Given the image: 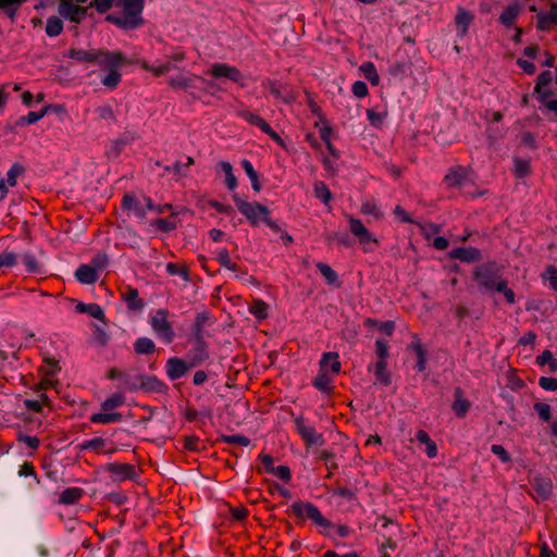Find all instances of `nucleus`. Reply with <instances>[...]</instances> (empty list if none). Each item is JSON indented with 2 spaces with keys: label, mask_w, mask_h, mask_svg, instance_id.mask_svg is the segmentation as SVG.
Listing matches in <instances>:
<instances>
[{
  "label": "nucleus",
  "mask_w": 557,
  "mask_h": 557,
  "mask_svg": "<svg viewBox=\"0 0 557 557\" xmlns=\"http://www.w3.org/2000/svg\"><path fill=\"white\" fill-rule=\"evenodd\" d=\"M168 385L154 375L138 374L137 392L143 391L146 393L165 394Z\"/></svg>",
  "instance_id": "nucleus-15"
},
{
  "label": "nucleus",
  "mask_w": 557,
  "mask_h": 557,
  "mask_svg": "<svg viewBox=\"0 0 557 557\" xmlns=\"http://www.w3.org/2000/svg\"><path fill=\"white\" fill-rule=\"evenodd\" d=\"M317 268L329 284H334L337 281V273L327 263L318 262Z\"/></svg>",
  "instance_id": "nucleus-50"
},
{
  "label": "nucleus",
  "mask_w": 557,
  "mask_h": 557,
  "mask_svg": "<svg viewBox=\"0 0 557 557\" xmlns=\"http://www.w3.org/2000/svg\"><path fill=\"white\" fill-rule=\"evenodd\" d=\"M106 376L109 380H119L120 381V385H119L120 389L132 392V393L137 392L138 375L132 376L129 373L124 372L115 367H112L107 371Z\"/></svg>",
  "instance_id": "nucleus-12"
},
{
  "label": "nucleus",
  "mask_w": 557,
  "mask_h": 557,
  "mask_svg": "<svg viewBox=\"0 0 557 557\" xmlns=\"http://www.w3.org/2000/svg\"><path fill=\"white\" fill-rule=\"evenodd\" d=\"M125 400V396L122 393H114L101 404V409L103 411H111L123 406Z\"/></svg>",
  "instance_id": "nucleus-41"
},
{
  "label": "nucleus",
  "mask_w": 557,
  "mask_h": 557,
  "mask_svg": "<svg viewBox=\"0 0 557 557\" xmlns=\"http://www.w3.org/2000/svg\"><path fill=\"white\" fill-rule=\"evenodd\" d=\"M145 0H117L115 5L122 13L108 14L106 20L122 29H135L144 24L141 13Z\"/></svg>",
  "instance_id": "nucleus-2"
},
{
  "label": "nucleus",
  "mask_w": 557,
  "mask_h": 557,
  "mask_svg": "<svg viewBox=\"0 0 557 557\" xmlns=\"http://www.w3.org/2000/svg\"><path fill=\"white\" fill-rule=\"evenodd\" d=\"M360 212L366 215H372L375 219H381L383 216L381 210L372 201L362 202L360 207Z\"/></svg>",
  "instance_id": "nucleus-55"
},
{
  "label": "nucleus",
  "mask_w": 557,
  "mask_h": 557,
  "mask_svg": "<svg viewBox=\"0 0 557 557\" xmlns=\"http://www.w3.org/2000/svg\"><path fill=\"white\" fill-rule=\"evenodd\" d=\"M368 370L373 372L376 383L383 386H388L392 383L391 373L387 370V361L376 360L375 363L368 367Z\"/></svg>",
  "instance_id": "nucleus-24"
},
{
  "label": "nucleus",
  "mask_w": 557,
  "mask_h": 557,
  "mask_svg": "<svg viewBox=\"0 0 557 557\" xmlns=\"http://www.w3.org/2000/svg\"><path fill=\"white\" fill-rule=\"evenodd\" d=\"M396 547V541H394L392 536L383 535L382 542L379 544L380 557H389L387 553L388 548L394 550Z\"/></svg>",
  "instance_id": "nucleus-53"
},
{
  "label": "nucleus",
  "mask_w": 557,
  "mask_h": 557,
  "mask_svg": "<svg viewBox=\"0 0 557 557\" xmlns=\"http://www.w3.org/2000/svg\"><path fill=\"white\" fill-rule=\"evenodd\" d=\"M122 419H123L122 413L110 412V411L94 413L89 418L91 423H99V424H109V423H113V422H120Z\"/></svg>",
  "instance_id": "nucleus-35"
},
{
  "label": "nucleus",
  "mask_w": 557,
  "mask_h": 557,
  "mask_svg": "<svg viewBox=\"0 0 557 557\" xmlns=\"http://www.w3.org/2000/svg\"><path fill=\"white\" fill-rule=\"evenodd\" d=\"M127 63L125 54L121 51L104 53V59L100 61V66L109 70V73L101 79L102 85L110 90L115 89L122 81V74L119 69Z\"/></svg>",
  "instance_id": "nucleus-4"
},
{
  "label": "nucleus",
  "mask_w": 557,
  "mask_h": 557,
  "mask_svg": "<svg viewBox=\"0 0 557 557\" xmlns=\"http://www.w3.org/2000/svg\"><path fill=\"white\" fill-rule=\"evenodd\" d=\"M220 166L225 174V184H226L227 188L230 190H234L237 186V180H236L235 175L233 174L232 164L230 162L222 161L220 163Z\"/></svg>",
  "instance_id": "nucleus-45"
},
{
  "label": "nucleus",
  "mask_w": 557,
  "mask_h": 557,
  "mask_svg": "<svg viewBox=\"0 0 557 557\" xmlns=\"http://www.w3.org/2000/svg\"><path fill=\"white\" fill-rule=\"evenodd\" d=\"M134 351L137 355H150L156 351V344L149 337H138L134 342Z\"/></svg>",
  "instance_id": "nucleus-37"
},
{
  "label": "nucleus",
  "mask_w": 557,
  "mask_h": 557,
  "mask_svg": "<svg viewBox=\"0 0 557 557\" xmlns=\"http://www.w3.org/2000/svg\"><path fill=\"white\" fill-rule=\"evenodd\" d=\"M314 195L317 198L321 199L325 205H327L332 198V194L324 182H317L314 184Z\"/></svg>",
  "instance_id": "nucleus-49"
},
{
  "label": "nucleus",
  "mask_w": 557,
  "mask_h": 557,
  "mask_svg": "<svg viewBox=\"0 0 557 557\" xmlns=\"http://www.w3.org/2000/svg\"><path fill=\"white\" fill-rule=\"evenodd\" d=\"M270 473L280 478L285 482H289L292 478L290 469L287 466H277L270 469Z\"/></svg>",
  "instance_id": "nucleus-60"
},
{
  "label": "nucleus",
  "mask_w": 557,
  "mask_h": 557,
  "mask_svg": "<svg viewBox=\"0 0 557 557\" xmlns=\"http://www.w3.org/2000/svg\"><path fill=\"white\" fill-rule=\"evenodd\" d=\"M473 280L481 290L488 293H494L504 281L502 269L495 262H485L475 267Z\"/></svg>",
  "instance_id": "nucleus-5"
},
{
  "label": "nucleus",
  "mask_w": 557,
  "mask_h": 557,
  "mask_svg": "<svg viewBox=\"0 0 557 557\" xmlns=\"http://www.w3.org/2000/svg\"><path fill=\"white\" fill-rule=\"evenodd\" d=\"M450 258L462 262H475L482 259L481 251L475 247H458L450 251Z\"/></svg>",
  "instance_id": "nucleus-23"
},
{
  "label": "nucleus",
  "mask_w": 557,
  "mask_h": 557,
  "mask_svg": "<svg viewBox=\"0 0 557 557\" xmlns=\"http://www.w3.org/2000/svg\"><path fill=\"white\" fill-rule=\"evenodd\" d=\"M296 430L301 436L305 445L310 447L314 444L323 445L324 437L321 433H318L313 426H309L306 424L305 418L302 416L296 417L294 419Z\"/></svg>",
  "instance_id": "nucleus-10"
},
{
  "label": "nucleus",
  "mask_w": 557,
  "mask_h": 557,
  "mask_svg": "<svg viewBox=\"0 0 557 557\" xmlns=\"http://www.w3.org/2000/svg\"><path fill=\"white\" fill-rule=\"evenodd\" d=\"M153 225L162 232H171L176 228V222L173 219H157L153 221Z\"/></svg>",
  "instance_id": "nucleus-58"
},
{
  "label": "nucleus",
  "mask_w": 557,
  "mask_h": 557,
  "mask_svg": "<svg viewBox=\"0 0 557 557\" xmlns=\"http://www.w3.org/2000/svg\"><path fill=\"white\" fill-rule=\"evenodd\" d=\"M84 495V491L81 487H67L59 494V504L62 505H74Z\"/></svg>",
  "instance_id": "nucleus-33"
},
{
  "label": "nucleus",
  "mask_w": 557,
  "mask_h": 557,
  "mask_svg": "<svg viewBox=\"0 0 557 557\" xmlns=\"http://www.w3.org/2000/svg\"><path fill=\"white\" fill-rule=\"evenodd\" d=\"M495 292L502 293L507 304L513 305L516 302L515 292L508 287V282L506 280H504L500 285L497 286Z\"/></svg>",
  "instance_id": "nucleus-57"
},
{
  "label": "nucleus",
  "mask_w": 557,
  "mask_h": 557,
  "mask_svg": "<svg viewBox=\"0 0 557 557\" xmlns=\"http://www.w3.org/2000/svg\"><path fill=\"white\" fill-rule=\"evenodd\" d=\"M63 24L62 21L57 16H50L47 20L46 33L50 37H55L62 33Z\"/></svg>",
  "instance_id": "nucleus-46"
},
{
  "label": "nucleus",
  "mask_w": 557,
  "mask_h": 557,
  "mask_svg": "<svg viewBox=\"0 0 557 557\" xmlns=\"http://www.w3.org/2000/svg\"><path fill=\"white\" fill-rule=\"evenodd\" d=\"M220 441L223 443L240 446H248L250 444V438L242 434L221 435Z\"/></svg>",
  "instance_id": "nucleus-51"
},
{
  "label": "nucleus",
  "mask_w": 557,
  "mask_h": 557,
  "mask_svg": "<svg viewBox=\"0 0 557 557\" xmlns=\"http://www.w3.org/2000/svg\"><path fill=\"white\" fill-rule=\"evenodd\" d=\"M86 313L97 320H100V321L104 320V312L98 304H95V302L87 304Z\"/></svg>",
  "instance_id": "nucleus-63"
},
{
  "label": "nucleus",
  "mask_w": 557,
  "mask_h": 557,
  "mask_svg": "<svg viewBox=\"0 0 557 557\" xmlns=\"http://www.w3.org/2000/svg\"><path fill=\"white\" fill-rule=\"evenodd\" d=\"M410 348L416 352L417 355V363H416V369L419 371V372H423L425 369H426V351L425 349L423 348L422 344H421V341L419 338H416V341H413L411 344H410Z\"/></svg>",
  "instance_id": "nucleus-36"
},
{
  "label": "nucleus",
  "mask_w": 557,
  "mask_h": 557,
  "mask_svg": "<svg viewBox=\"0 0 557 557\" xmlns=\"http://www.w3.org/2000/svg\"><path fill=\"white\" fill-rule=\"evenodd\" d=\"M534 410L539 414L540 419L548 422L552 419V409L548 404L535 403L533 406Z\"/></svg>",
  "instance_id": "nucleus-56"
},
{
  "label": "nucleus",
  "mask_w": 557,
  "mask_h": 557,
  "mask_svg": "<svg viewBox=\"0 0 557 557\" xmlns=\"http://www.w3.org/2000/svg\"><path fill=\"white\" fill-rule=\"evenodd\" d=\"M208 74L214 78L225 77L234 83H240L243 81L242 72L236 66L227 63H213Z\"/></svg>",
  "instance_id": "nucleus-14"
},
{
  "label": "nucleus",
  "mask_w": 557,
  "mask_h": 557,
  "mask_svg": "<svg viewBox=\"0 0 557 557\" xmlns=\"http://www.w3.org/2000/svg\"><path fill=\"white\" fill-rule=\"evenodd\" d=\"M531 173V162L525 159H513V174L518 178H523Z\"/></svg>",
  "instance_id": "nucleus-42"
},
{
  "label": "nucleus",
  "mask_w": 557,
  "mask_h": 557,
  "mask_svg": "<svg viewBox=\"0 0 557 557\" xmlns=\"http://www.w3.org/2000/svg\"><path fill=\"white\" fill-rule=\"evenodd\" d=\"M269 306L261 299H253L249 307L250 313L258 320H264L268 318Z\"/></svg>",
  "instance_id": "nucleus-40"
},
{
  "label": "nucleus",
  "mask_w": 557,
  "mask_h": 557,
  "mask_svg": "<svg viewBox=\"0 0 557 557\" xmlns=\"http://www.w3.org/2000/svg\"><path fill=\"white\" fill-rule=\"evenodd\" d=\"M360 70L362 71L364 77L374 86L380 83V75L375 69V65L372 62H366L361 65Z\"/></svg>",
  "instance_id": "nucleus-44"
},
{
  "label": "nucleus",
  "mask_w": 557,
  "mask_h": 557,
  "mask_svg": "<svg viewBox=\"0 0 557 557\" xmlns=\"http://www.w3.org/2000/svg\"><path fill=\"white\" fill-rule=\"evenodd\" d=\"M238 116L248 122L250 125L259 127L264 134L269 135L280 147L286 149L284 139L270 126V124L260 115L248 110H240Z\"/></svg>",
  "instance_id": "nucleus-9"
},
{
  "label": "nucleus",
  "mask_w": 557,
  "mask_h": 557,
  "mask_svg": "<svg viewBox=\"0 0 557 557\" xmlns=\"http://www.w3.org/2000/svg\"><path fill=\"white\" fill-rule=\"evenodd\" d=\"M548 12H540L536 14V28L541 32H548L553 27H557V2H548Z\"/></svg>",
  "instance_id": "nucleus-16"
},
{
  "label": "nucleus",
  "mask_w": 557,
  "mask_h": 557,
  "mask_svg": "<svg viewBox=\"0 0 557 557\" xmlns=\"http://www.w3.org/2000/svg\"><path fill=\"white\" fill-rule=\"evenodd\" d=\"M416 438L421 445H425V454L430 459H433L437 456V445L430 437L426 431L419 430L416 434Z\"/></svg>",
  "instance_id": "nucleus-32"
},
{
  "label": "nucleus",
  "mask_w": 557,
  "mask_h": 557,
  "mask_svg": "<svg viewBox=\"0 0 557 557\" xmlns=\"http://www.w3.org/2000/svg\"><path fill=\"white\" fill-rule=\"evenodd\" d=\"M48 112V107H45L42 108L40 111L38 112H29L28 114L26 115H23V116H20L16 122H15V125L16 126H25V125H30V124H35L37 123L39 120H41Z\"/></svg>",
  "instance_id": "nucleus-38"
},
{
  "label": "nucleus",
  "mask_w": 557,
  "mask_h": 557,
  "mask_svg": "<svg viewBox=\"0 0 557 557\" xmlns=\"http://www.w3.org/2000/svg\"><path fill=\"white\" fill-rule=\"evenodd\" d=\"M468 176V171L462 165L451 166L444 177V182L449 188L459 187Z\"/></svg>",
  "instance_id": "nucleus-22"
},
{
  "label": "nucleus",
  "mask_w": 557,
  "mask_h": 557,
  "mask_svg": "<svg viewBox=\"0 0 557 557\" xmlns=\"http://www.w3.org/2000/svg\"><path fill=\"white\" fill-rule=\"evenodd\" d=\"M25 173V168L20 163H14L7 173V183L10 187L17 184V178Z\"/></svg>",
  "instance_id": "nucleus-47"
},
{
  "label": "nucleus",
  "mask_w": 557,
  "mask_h": 557,
  "mask_svg": "<svg viewBox=\"0 0 557 557\" xmlns=\"http://www.w3.org/2000/svg\"><path fill=\"white\" fill-rule=\"evenodd\" d=\"M191 368L189 362L184 359L172 357L168 359L165 363L166 375L171 381H176L184 376L186 372Z\"/></svg>",
  "instance_id": "nucleus-19"
},
{
  "label": "nucleus",
  "mask_w": 557,
  "mask_h": 557,
  "mask_svg": "<svg viewBox=\"0 0 557 557\" xmlns=\"http://www.w3.org/2000/svg\"><path fill=\"white\" fill-rule=\"evenodd\" d=\"M81 450H92L97 454L106 453V454H112L116 450L115 447L108 448V442L107 440L102 437H95L88 441H85L79 444Z\"/></svg>",
  "instance_id": "nucleus-26"
},
{
  "label": "nucleus",
  "mask_w": 557,
  "mask_h": 557,
  "mask_svg": "<svg viewBox=\"0 0 557 557\" xmlns=\"http://www.w3.org/2000/svg\"><path fill=\"white\" fill-rule=\"evenodd\" d=\"M140 65L144 70L152 73L157 77L166 74L168 72H170L171 70H173L175 67V65L173 63H171L170 61H168L163 64L157 65V66L151 65L146 61H143Z\"/></svg>",
  "instance_id": "nucleus-39"
},
{
  "label": "nucleus",
  "mask_w": 557,
  "mask_h": 557,
  "mask_svg": "<svg viewBox=\"0 0 557 557\" xmlns=\"http://www.w3.org/2000/svg\"><path fill=\"white\" fill-rule=\"evenodd\" d=\"M188 358L191 368H195L209 358V354L202 341H198L197 346L189 352Z\"/></svg>",
  "instance_id": "nucleus-34"
},
{
  "label": "nucleus",
  "mask_w": 557,
  "mask_h": 557,
  "mask_svg": "<svg viewBox=\"0 0 557 557\" xmlns=\"http://www.w3.org/2000/svg\"><path fill=\"white\" fill-rule=\"evenodd\" d=\"M17 258L16 255L12 251H3L0 253V269L1 268H12L16 264Z\"/></svg>",
  "instance_id": "nucleus-59"
},
{
  "label": "nucleus",
  "mask_w": 557,
  "mask_h": 557,
  "mask_svg": "<svg viewBox=\"0 0 557 557\" xmlns=\"http://www.w3.org/2000/svg\"><path fill=\"white\" fill-rule=\"evenodd\" d=\"M472 21L473 14L470 11L463 8L458 9L457 14L455 16V23L459 36H465L467 34Z\"/></svg>",
  "instance_id": "nucleus-30"
},
{
  "label": "nucleus",
  "mask_w": 557,
  "mask_h": 557,
  "mask_svg": "<svg viewBox=\"0 0 557 557\" xmlns=\"http://www.w3.org/2000/svg\"><path fill=\"white\" fill-rule=\"evenodd\" d=\"M463 391L461 387H455L454 389V403L451 409L457 418L462 419L467 416L471 408V403L463 397Z\"/></svg>",
  "instance_id": "nucleus-21"
},
{
  "label": "nucleus",
  "mask_w": 557,
  "mask_h": 557,
  "mask_svg": "<svg viewBox=\"0 0 557 557\" xmlns=\"http://www.w3.org/2000/svg\"><path fill=\"white\" fill-rule=\"evenodd\" d=\"M332 493H333V495L343 497V498H345L347 500H350V502L357 499L356 492L350 490V488H348V487H345V486H337V487L332 490Z\"/></svg>",
  "instance_id": "nucleus-61"
},
{
  "label": "nucleus",
  "mask_w": 557,
  "mask_h": 557,
  "mask_svg": "<svg viewBox=\"0 0 557 557\" xmlns=\"http://www.w3.org/2000/svg\"><path fill=\"white\" fill-rule=\"evenodd\" d=\"M109 51L104 50H82V49H71L69 52V57L81 61V62H87V63H95L97 62L100 65V61L104 59V53H108Z\"/></svg>",
  "instance_id": "nucleus-20"
},
{
  "label": "nucleus",
  "mask_w": 557,
  "mask_h": 557,
  "mask_svg": "<svg viewBox=\"0 0 557 557\" xmlns=\"http://www.w3.org/2000/svg\"><path fill=\"white\" fill-rule=\"evenodd\" d=\"M123 210L134 211L136 216L144 219L147 214L146 209L141 207L139 200L134 194L126 193L122 200Z\"/></svg>",
  "instance_id": "nucleus-31"
},
{
  "label": "nucleus",
  "mask_w": 557,
  "mask_h": 557,
  "mask_svg": "<svg viewBox=\"0 0 557 557\" xmlns=\"http://www.w3.org/2000/svg\"><path fill=\"white\" fill-rule=\"evenodd\" d=\"M553 81L554 75L549 70L541 72L536 77L533 90L534 96L554 91L555 89L553 88Z\"/></svg>",
  "instance_id": "nucleus-25"
},
{
  "label": "nucleus",
  "mask_w": 557,
  "mask_h": 557,
  "mask_svg": "<svg viewBox=\"0 0 557 557\" xmlns=\"http://www.w3.org/2000/svg\"><path fill=\"white\" fill-rule=\"evenodd\" d=\"M345 216L349 223L350 233L358 239L364 252H371L379 247V239L366 227L361 220L351 214H345Z\"/></svg>",
  "instance_id": "nucleus-6"
},
{
  "label": "nucleus",
  "mask_w": 557,
  "mask_h": 557,
  "mask_svg": "<svg viewBox=\"0 0 557 557\" xmlns=\"http://www.w3.org/2000/svg\"><path fill=\"white\" fill-rule=\"evenodd\" d=\"M76 280L82 284H94L98 281V272L91 264H82L75 272Z\"/></svg>",
  "instance_id": "nucleus-28"
},
{
  "label": "nucleus",
  "mask_w": 557,
  "mask_h": 557,
  "mask_svg": "<svg viewBox=\"0 0 557 557\" xmlns=\"http://www.w3.org/2000/svg\"><path fill=\"white\" fill-rule=\"evenodd\" d=\"M542 278L548 281L552 289L557 292V269L555 265H547L542 274Z\"/></svg>",
  "instance_id": "nucleus-54"
},
{
  "label": "nucleus",
  "mask_w": 557,
  "mask_h": 557,
  "mask_svg": "<svg viewBox=\"0 0 557 557\" xmlns=\"http://www.w3.org/2000/svg\"><path fill=\"white\" fill-rule=\"evenodd\" d=\"M329 361H332L331 373L338 374L342 369L337 352H324L320 360V370L312 381V385L320 392L331 394L333 392L332 379L329 375Z\"/></svg>",
  "instance_id": "nucleus-3"
},
{
  "label": "nucleus",
  "mask_w": 557,
  "mask_h": 557,
  "mask_svg": "<svg viewBox=\"0 0 557 557\" xmlns=\"http://www.w3.org/2000/svg\"><path fill=\"white\" fill-rule=\"evenodd\" d=\"M536 364L544 367L548 364L550 372L557 371V359L554 358L550 350L546 349L541 355L536 357Z\"/></svg>",
  "instance_id": "nucleus-43"
},
{
  "label": "nucleus",
  "mask_w": 557,
  "mask_h": 557,
  "mask_svg": "<svg viewBox=\"0 0 557 557\" xmlns=\"http://www.w3.org/2000/svg\"><path fill=\"white\" fill-rule=\"evenodd\" d=\"M242 166L245 170L247 176L250 178L253 190L255 191H259L260 190V183H259V180H258V174L255 171L251 162L249 160H247V159H244L242 161Z\"/></svg>",
  "instance_id": "nucleus-48"
},
{
  "label": "nucleus",
  "mask_w": 557,
  "mask_h": 557,
  "mask_svg": "<svg viewBox=\"0 0 557 557\" xmlns=\"http://www.w3.org/2000/svg\"><path fill=\"white\" fill-rule=\"evenodd\" d=\"M169 314L166 309H158L150 319L152 331L165 344H171L175 338V332L169 321Z\"/></svg>",
  "instance_id": "nucleus-7"
},
{
  "label": "nucleus",
  "mask_w": 557,
  "mask_h": 557,
  "mask_svg": "<svg viewBox=\"0 0 557 557\" xmlns=\"http://www.w3.org/2000/svg\"><path fill=\"white\" fill-rule=\"evenodd\" d=\"M539 385L545 391H552V392L557 391V379L542 376L539 380Z\"/></svg>",
  "instance_id": "nucleus-64"
},
{
  "label": "nucleus",
  "mask_w": 557,
  "mask_h": 557,
  "mask_svg": "<svg viewBox=\"0 0 557 557\" xmlns=\"http://www.w3.org/2000/svg\"><path fill=\"white\" fill-rule=\"evenodd\" d=\"M108 471L121 481L129 480L135 475V467L129 463H109Z\"/></svg>",
  "instance_id": "nucleus-27"
},
{
  "label": "nucleus",
  "mask_w": 557,
  "mask_h": 557,
  "mask_svg": "<svg viewBox=\"0 0 557 557\" xmlns=\"http://www.w3.org/2000/svg\"><path fill=\"white\" fill-rule=\"evenodd\" d=\"M122 300L126 304L129 311L140 312L145 308V301L139 297L137 288L127 285L120 290Z\"/></svg>",
  "instance_id": "nucleus-18"
},
{
  "label": "nucleus",
  "mask_w": 557,
  "mask_h": 557,
  "mask_svg": "<svg viewBox=\"0 0 557 557\" xmlns=\"http://www.w3.org/2000/svg\"><path fill=\"white\" fill-rule=\"evenodd\" d=\"M233 199L238 211L246 216L252 226L258 225L264 215H270V210L259 202H249L237 196H234Z\"/></svg>",
  "instance_id": "nucleus-8"
},
{
  "label": "nucleus",
  "mask_w": 557,
  "mask_h": 557,
  "mask_svg": "<svg viewBox=\"0 0 557 557\" xmlns=\"http://www.w3.org/2000/svg\"><path fill=\"white\" fill-rule=\"evenodd\" d=\"M530 484L535 492V499L547 500L553 494V482L549 478L535 475L530 480Z\"/></svg>",
  "instance_id": "nucleus-17"
},
{
  "label": "nucleus",
  "mask_w": 557,
  "mask_h": 557,
  "mask_svg": "<svg viewBox=\"0 0 557 557\" xmlns=\"http://www.w3.org/2000/svg\"><path fill=\"white\" fill-rule=\"evenodd\" d=\"M540 103L539 109L548 121L557 122V92L556 90L535 96Z\"/></svg>",
  "instance_id": "nucleus-13"
},
{
  "label": "nucleus",
  "mask_w": 557,
  "mask_h": 557,
  "mask_svg": "<svg viewBox=\"0 0 557 557\" xmlns=\"http://www.w3.org/2000/svg\"><path fill=\"white\" fill-rule=\"evenodd\" d=\"M292 513L299 519H309L318 528L320 533L326 537H331V530L335 529L339 537H347L352 533V530L346 524L334 525L331 520L325 518L320 509L310 502L297 500L290 506Z\"/></svg>",
  "instance_id": "nucleus-1"
},
{
  "label": "nucleus",
  "mask_w": 557,
  "mask_h": 557,
  "mask_svg": "<svg viewBox=\"0 0 557 557\" xmlns=\"http://www.w3.org/2000/svg\"><path fill=\"white\" fill-rule=\"evenodd\" d=\"M375 355L377 360L387 361L389 357V345L386 341L381 338L375 341Z\"/></svg>",
  "instance_id": "nucleus-52"
},
{
  "label": "nucleus",
  "mask_w": 557,
  "mask_h": 557,
  "mask_svg": "<svg viewBox=\"0 0 557 557\" xmlns=\"http://www.w3.org/2000/svg\"><path fill=\"white\" fill-rule=\"evenodd\" d=\"M114 4V0H92L88 8H96L99 13H106Z\"/></svg>",
  "instance_id": "nucleus-62"
},
{
  "label": "nucleus",
  "mask_w": 557,
  "mask_h": 557,
  "mask_svg": "<svg viewBox=\"0 0 557 557\" xmlns=\"http://www.w3.org/2000/svg\"><path fill=\"white\" fill-rule=\"evenodd\" d=\"M88 7H82L79 3H73L69 0H62L59 5V13L62 17L79 23L87 15Z\"/></svg>",
  "instance_id": "nucleus-11"
},
{
  "label": "nucleus",
  "mask_w": 557,
  "mask_h": 557,
  "mask_svg": "<svg viewBox=\"0 0 557 557\" xmlns=\"http://www.w3.org/2000/svg\"><path fill=\"white\" fill-rule=\"evenodd\" d=\"M520 13V5L516 2L510 3L500 13L499 23L507 28L512 27Z\"/></svg>",
  "instance_id": "nucleus-29"
}]
</instances>
